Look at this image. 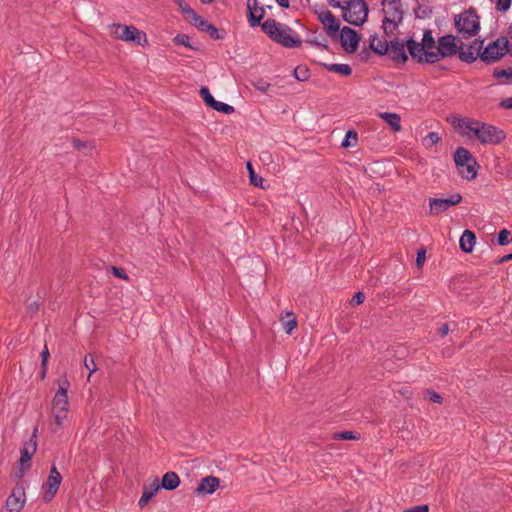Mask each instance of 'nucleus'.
Masks as SVG:
<instances>
[{
  "mask_svg": "<svg viewBox=\"0 0 512 512\" xmlns=\"http://www.w3.org/2000/svg\"><path fill=\"white\" fill-rule=\"evenodd\" d=\"M280 321L287 334H291L297 327V320L294 314L290 311H286L285 314L281 316Z\"/></svg>",
  "mask_w": 512,
  "mask_h": 512,
  "instance_id": "nucleus-29",
  "label": "nucleus"
},
{
  "mask_svg": "<svg viewBox=\"0 0 512 512\" xmlns=\"http://www.w3.org/2000/svg\"><path fill=\"white\" fill-rule=\"evenodd\" d=\"M74 147L79 150L82 147H84V144L82 142L78 141V140H75L74 141Z\"/></svg>",
  "mask_w": 512,
  "mask_h": 512,
  "instance_id": "nucleus-60",
  "label": "nucleus"
},
{
  "mask_svg": "<svg viewBox=\"0 0 512 512\" xmlns=\"http://www.w3.org/2000/svg\"><path fill=\"white\" fill-rule=\"evenodd\" d=\"M247 10L249 24L252 27L258 26L265 14L263 7L259 6L257 0H248Z\"/></svg>",
  "mask_w": 512,
  "mask_h": 512,
  "instance_id": "nucleus-19",
  "label": "nucleus"
},
{
  "mask_svg": "<svg viewBox=\"0 0 512 512\" xmlns=\"http://www.w3.org/2000/svg\"><path fill=\"white\" fill-rule=\"evenodd\" d=\"M359 437L351 431L335 432L331 435L332 440H357Z\"/></svg>",
  "mask_w": 512,
  "mask_h": 512,
  "instance_id": "nucleus-36",
  "label": "nucleus"
},
{
  "mask_svg": "<svg viewBox=\"0 0 512 512\" xmlns=\"http://www.w3.org/2000/svg\"><path fill=\"white\" fill-rule=\"evenodd\" d=\"M294 76L299 81H306L309 78V71L305 66H298L294 69Z\"/></svg>",
  "mask_w": 512,
  "mask_h": 512,
  "instance_id": "nucleus-39",
  "label": "nucleus"
},
{
  "mask_svg": "<svg viewBox=\"0 0 512 512\" xmlns=\"http://www.w3.org/2000/svg\"><path fill=\"white\" fill-rule=\"evenodd\" d=\"M341 20L330 10L322 11V30L327 38L334 43L342 33Z\"/></svg>",
  "mask_w": 512,
  "mask_h": 512,
  "instance_id": "nucleus-10",
  "label": "nucleus"
},
{
  "mask_svg": "<svg viewBox=\"0 0 512 512\" xmlns=\"http://www.w3.org/2000/svg\"><path fill=\"white\" fill-rule=\"evenodd\" d=\"M174 43L177 45H183L185 47L194 49V47L190 44V38L186 34H178L173 39Z\"/></svg>",
  "mask_w": 512,
  "mask_h": 512,
  "instance_id": "nucleus-41",
  "label": "nucleus"
},
{
  "mask_svg": "<svg viewBox=\"0 0 512 512\" xmlns=\"http://www.w3.org/2000/svg\"><path fill=\"white\" fill-rule=\"evenodd\" d=\"M247 169L249 171L250 183L255 187L264 188L263 183L265 182V180L255 173L250 162H247Z\"/></svg>",
  "mask_w": 512,
  "mask_h": 512,
  "instance_id": "nucleus-31",
  "label": "nucleus"
},
{
  "mask_svg": "<svg viewBox=\"0 0 512 512\" xmlns=\"http://www.w3.org/2000/svg\"><path fill=\"white\" fill-rule=\"evenodd\" d=\"M159 489L160 485L157 478H155L149 485L144 484L143 493L138 502L139 506L141 508L145 507L149 500L156 495Z\"/></svg>",
  "mask_w": 512,
  "mask_h": 512,
  "instance_id": "nucleus-21",
  "label": "nucleus"
},
{
  "mask_svg": "<svg viewBox=\"0 0 512 512\" xmlns=\"http://www.w3.org/2000/svg\"><path fill=\"white\" fill-rule=\"evenodd\" d=\"M379 117L391 127L394 132H399L402 129L401 117L397 113L392 112H381Z\"/></svg>",
  "mask_w": 512,
  "mask_h": 512,
  "instance_id": "nucleus-23",
  "label": "nucleus"
},
{
  "mask_svg": "<svg viewBox=\"0 0 512 512\" xmlns=\"http://www.w3.org/2000/svg\"><path fill=\"white\" fill-rule=\"evenodd\" d=\"M406 45L410 56L418 63L433 64L437 62L428 59L429 53L437 52V44L430 29L424 31L421 42L409 39L406 41Z\"/></svg>",
  "mask_w": 512,
  "mask_h": 512,
  "instance_id": "nucleus-2",
  "label": "nucleus"
},
{
  "mask_svg": "<svg viewBox=\"0 0 512 512\" xmlns=\"http://www.w3.org/2000/svg\"><path fill=\"white\" fill-rule=\"evenodd\" d=\"M389 51L386 54L395 62L405 63L408 59V55L406 53L407 45L403 41L399 39L391 40L388 43Z\"/></svg>",
  "mask_w": 512,
  "mask_h": 512,
  "instance_id": "nucleus-18",
  "label": "nucleus"
},
{
  "mask_svg": "<svg viewBox=\"0 0 512 512\" xmlns=\"http://www.w3.org/2000/svg\"><path fill=\"white\" fill-rule=\"evenodd\" d=\"M510 232L507 229H502L497 237V242L500 246H504L510 243Z\"/></svg>",
  "mask_w": 512,
  "mask_h": 512,
  "instance_id": "nucleus-42",
  "label": "nucleus"
},
{
  "mask_svg": "<svg viewBox=\"0 0 512 512\" xmlns=\"http://www.w3.org/2000/svg\"><path fill=\"white\" fill-rule=\"evenodd\" d=\"M462 201L459 193H454L448 198H431L429 200L430 214L437 215L448 210L451 206H455Z\"/></svg>",
  "mask_w": 512,
  "mask_h": 512,
  "instance_id": "nucleus-14",
  "label": "nucleus"
},
{
  "mask_svg": "<svg viewBox=\"0 0 512 512\" xmlns=\"http://www.w3.org/2000/svg\"><path fill=\"white\" fill-rule=\"evenodd\" d=\"M344 21L354 26H362L368 17V5L365 0H348L341 8Z\"/></svg>",
  "mask_w": 512,
  "mask_h": 512,
  "instance_id": "nucleus-7",
  "label": "nucleus"
},
{
  "mask_svg": "<svg viewBox=\"0 0 512 512\" xmlns=\"http://www.w3.org/2000/svg\"><path fill=\"white\" fill-rule=\"evenodd\" d=\"M41 373L40 377L41 379H44L46 377L47 369H48V359L50 356L49 349L47 345L45 344L44 349L41 352Z\"/></svg>",
  "mask_w": 512,
  "mask_h": 512,
  "instance_id": "nucleus-33",
  "label": "nucleus"
},
{
  "mask_svg": "<svg viewBox=\"0 0 512 512\" xmlns=\"http://www.w3.org/2000/svg\"><path fill=\"white\" fill-rule=\"evenodd\" d=\"M483 40L474 39L472 43L466 45L460 41L459 59L466 63L474 62L482 53Z\"/></svg>",
  "mask_w": 512,
  "mask_h": 512,
  "instance_id": "nucleus-13",
  "label": "nucleus"
},
{
  "mask_svg": "<svg viewBox=\"0 0 512 512\" xmlns=\"http://www.w3.org/2000/svg\"><path fill=\"white\" fill-rule=\"evenodd\" d=\"M449 333V326L447 323H444L439 329V335L441 337H445Z\"/></svg>",
  "mask_w": 512,
  "mask_h": 512,
  "instance_id": "nucleus-55",
  "label": "nucleus"
},
{
  "mask_svg": "<svg viewBox=\"0 0 512 512\" xmlns=\"http://www.w3.org/2000/svg\"><path fill=\"white\" fill-rule=\"evenodd\" d=\"M254 86H255V88H256L257 90H260V91H262V92H266V91L268 90V88H269L270 84H269V83H267V82H265V81H263V80H260V81H258L257 83H255V85H254Z\"/></svg>",
  "mask_w": 512,
  "mask_h": 512,
  "instance_id": "nucleus-51",
  "label": "nucleus"
},
{
  "mask_svg": "<svg viewBox=\"0 0 512 512\" xmlns=\"http://www.w3.org/2000/svg\"><path fill=\"white\" fill-rule=\"evenodd\" d=\"M173 2L178 5L186 21H188L195 13V11L187 3H185L184 0H173Z\"/></svg>",
  "mask_w": 512,
  "mask_h": 512,
  "instance_id": "nucleus-35",
  "label": "nucleus"
},
{
  "mask_svg": "<svg viewBox=\"0 0 512 512\" xmlns=\"http://www.w3.org/2000/svg\"><path fill=\"white\" fill-rule=\"evenodd\" d=\"M220 485V480L215 476H206L200 480L195 489L197 494H212Z\"/></svg>",
  "mask_w": 512,
  "mask_h": 512,
  "instance_id": "nucleus-20",
  "label": "nucleus"
},
{
  "mask_svg": "<svg viewBox=\"0 0 512 512\" xmlns=\"http://www.w3.org/2000/svg\"><path fill=\"white\" fill-rule=\"evenodd\" d=\"M37 427L34 429L33 434L21 449L20 466L21 470L30 468V461L37 450Z\"/></svg>",
  "mask_w": 512,
  "mask_h": 512,
  "instance_id": "nucleus-17",
  "label": "nucleus"
},
{
  "mask_svg": "<svg viewBox=\"0 0 512 512\" xmlns=\"http://www.w3.org/2000/svg\"><path fill=\"white\" fill-rule=\"evenodd\" d=\"M276 2L282 8H288L289 7V1L288 0H276Z\"/></svg>",
  "mask_w": 512,
  "mask_h": 512,
  "instance_id": "nucleus-57",
  "label": "nucleus"
},
{
  "mask_svg": "<svg viewBox=\"0 0 512 512\" xmlns=\"http://www.w3.org/2000/svg\"><path fill=\"white\" fill-rule=\"evenodd\" d=\"M261 27L274 42L286 48H298L302 44L301 37L293 29L274 19H267Z\"/></svg>",
  "mask_w": 512,
  "mask_h": 512,
  "instance_id": "nucleus-1",
  "label": "nucleus"
},
{
  "mask_svg": "<svg viewBox=\"0 0 512 512\" xmlns=\"http://www.w3.org/2000/svg\"><path fill=\"white\" fill-rule=\"evenodd\" d=\"M510 54H511V56H512V46L510 47Z\"/></svg>",
  "mask_w": 512,
  "mask_h": 512,
  "instance_id": "nucleus-64",
  "label": "nucleus"
},
{
  "mask_svg": "<svg viewBox=\"0 0 512 512\" xmlns=\"http://www.w3.org/2000/svg\"><path fill=\"white\" fill-rule=\"evenodd\" d=\"M112 273L114 276H116L117 278H120V279H128V276L124 273L123 269L121 268H118L116 266H111L110 267Z\"/></svg>",
  "mask_w": 512,
  "mask_h": 512,
  "instance_id": "nucleus-47",
  "label": "nucleus"
},
{
  "mask_svg": "<svg viewBox=\"0 0 512 512\" xmlns=\"http://www.w3.org/2000/svg\"><path fill=\"white\" fill-rule=\"evenodd\" d=\"M387 40H381L376 35L370 37V48L379 55H386L389 51Z\"/></svg>",
  "mask_w": 512,
  "mask_h": 512,
  "instance_id": "nucleus-28",
  "label": "nucleus"
},
{
  "mask_svg": "<svg viewBox=\"0 0 512 512\" xmlns=\"http://www.w3.org/2000/svg\"><path fill=\"white\" fill-rule=\"evenodd\" d=\"M206 33L209 34V36L212 39H215V40H218V39L222 38V36L218 32V29L214 25H212V24L210 25V27L208 28Z\"/></svg>",
  "mask_w": 512,
  "mask_h": 512,
  "instance_id": "nucleus-46",
  "label": "nucleus"
},
{
  "mask_svg": "<svg viewBox=\"0 0 512 512\" xmlns=\"http://www.w3.org/2000/svg\"><path fill=\"white\" fill-rule=\"evenodd\" d=\"M69 382L64 380L56 391L52 401V415L55 420V426L51 428L52 432H57L63 426L69 411L68 391Z\"/></svg>",
  "mask_w": 512,
  "mask_h": 512,
  "instance_id": "nucleus-5",
  "label": "nucleus"
},
{
  "mask_svg": "<svg viewBox=\"0 0 512 512\" xmlns=\"http://www.w3.org/2000/svg\"><path fill=\"white\" fill-rule=\"evenodd\" d=\"M371 52L368 48H363L359 54L358 57L362 62L367 61L370 58Z\"/></svg>",
  "mask_w": 512,
  "mask_h": 512,
  "instance_id": "nucleus-49",
  "label": "nucleus"
},
{
  "mask_svg": "<svg viewBox=\"0 0 512 512\" xmlns=\"http://www.w3.org/2000/svg\"><path fill=\"white\" fill-rule=\"evenodd\" d=\"M321 47L327 49V45L324 43L321 44Z\"/></svg>",
  "mask_w": 512,
  "mask_h": 512,
  "instance_id": "nucleus-63",
  "label": "nucleus"
},
{
  "mask_svg": "<svg viewBox=\"0 0 512 512\" xmlns=\"http://www.w3.org/2000/svg\"><path fill=\"white\" fill-rule=\"evenodd\" d=\"M180 485V478L177 473L170 471L163 475L160 487L165 490H174Z\"/></svg>",
  "mask_w": 512,
  "mask_h": 512,
  "instance_id": "nucleus-25",
  "label": "nucleus"
},
{
  "mask_svg": "<svg viewBox=\"0 0 512 512\" xmlns=\"http://www.w3.org/2000/svg\"><path fill=\"white\" fill-rule=\"evenodd\" d=\"M441 140V137L437 132H429L422 140L423 145L426 148H431L437 145Z\"/></svg>",
  "mask_w": 512,
  "mask_h": 512,
  "instance_id": "nucleus-34",
  "label": "nucleus"
},
{
  "mask_svg": "<svg viewBox=\"0 0 512 512\" xmlns=\"http://www.w3.org/2000/svg\"><path fill=\"white\" fill-rule=\"evenodd\" d=\"M111 31L116 38L123 41H132L137 44H141L142 38L146 41L145 34L132 25L113 24Z\"/></svg>",
  "mask_w": 512,
  "mask_h": 512,
  "instance_id": "nucleus-12",
  "label": "nucleus"
},
{
  "mask_svg": "<svg viewBox=\"0 0 512 512\" xmlns=\"http://www.w3.org/2000/svg\"><path fill=\"white\" fill-rule=\"evenodd\" d=\"M500 107H502L504 109H512V97L503 99L500 102Z\"/></svg>",
  "mask_w": 512,
  "mask_h": 512,
  "instance_id": "nucleus-54",
  "label": "nucleus"
},
{
  "mask_svg": "<svg viewBox=\"0 0 512 512\" xmlns=\"http://www.w3.org/2000/svg\"><path fill=\"white\" fill-rule=\"evenodd\" d=\"M357 141H358L357 132L353 131V130H349V131H347L344 139L342 140L341 145L344 148L353 147L357 144Z\"/></svg>",
  "mask_w": 512,
  "mask_h": 512,
  "instance_id": "nucleus-32",
  "label": "nucleus"
},
{
  "mask_svg": "<svg viewBox=\"0 0 512 512\" xmlns=\"http://www.w3.org/2000/svg\"><path fill=\"white\" fill-rule=\"evenodd\" d=\"M329 5L334 8H341L348 0H327Z\"/></svg>",
  "mask_w": 512,
  "mask_h": 512,
  "instance_id": "nucleus-52",
  "label": "nucleus"
},
{
  "mask_svg": "<svg viewBox=\"0 0 512 512\" xmlns=\"http://www.w3.org/2000/svg\"><path fill=\"white\" fill-rule=\"evenodd\" d=\"M465 127L468 131L472 132L482 144L497 145L506 137L502 129L477 120L466 122Z\"/></svg>",
  "mask_w": 512,
  "mask_h": 512,
  "instance_id": "nucleus-3",
  "label": "nucleus"
},
{
  "mask_svg": "<svg viewBox=\"0 0 512 512\" xmlns=\"http://www.w3.org/2000/svg\"><path fill=\"white\" fill-rule=\"evenodd\" d=\"M62 482V476L57 470L55 466H52L50 470V474L44 487L46 488L45 493L43 495V500L48 503L50 502L56 495L59 486Z\"/></svg>",
  "mask_w": 512,
  "mask_h": 512,
  "instance_id": "nucleus-16",
  "label": "nucleus"
},
{
  "mask_svg": "<svg viewBox=\"0 0 512 512\" xmlns=\"http://www.w3.org/2000/svg\"><path fill=\"white\" fill-rule=\"evenodd\" d=\"M322 68L327 71L339 74L343 77H348L352 73V69L348 64H326L322 63Z\"/></svg>",
  "mask_w": 512,
  "mask_h": 512,
  "instance_id": "nucleus-27",
  "label": "nucleus"
},
{
  "mask_svg": "<svg viewBox=\"0 0 512 512\" xmlns=\"http://www.w3.org/2000/svg\"><path fill=\"white\" fill-rule=\"evenodd\" d=\"M200 95H201L202 99L204 100L205 104L207 106H209L210 108H213V106L215 105L217 100L214 99V97L211 95V93L207 87H202L200 89Z\"/></svg>",
  "mask_w": 512,
  "mask_h": 512,
  "instance_id": "nucleus-37",
  "label": "nucleus"
},
{
  "mask_svg": "<svg viewBox=\"0 0 512 512\" xmlns=\"http://www.w3.org/2000/svg\"><path fill=\"white\" fill-rule=\"evenodd\" d=\"M364 299L365 295L362 292H357L352 298V303L355 305H360L364 302Z\"/></svg>",
  "mask_w": 512,
  "mask_h": 512,
  "instance_id": "nucleus-50",
  "label": "nucleus"
},
{
  "mask_svg": "<svg viewBox=\"0 0 512 512\" xmlns=\"http://www.w3.org/2000/svg\"><path fill=\"white\" fill-rule=\"evenodd\" d=\"M203 4H210L212 3L214 0H200Z\"/></svg>",
  "mask_w": 512,
  "mask_h": 512,
  "instance_id": "nucleus-62",
  "label": "nucleus"
},
{
  "mask_svg": "<svg viewBox=\"0 0 512 512\" xmlns=\"http://www.w3.org/2000/svg\"><path fill=\"white\" fill-rule=\"evenodd\" d=\"M454 26L462 38L476 36L480 30V19L476 9L469 8L454 17Z\"/></svg>",
  "mask_w": 512,
  "mask_h": 512,
  "instance_id": "nucleus-6",
  "label": "nucleus"
},
{
  "mask_svg": "<svg viewBox=\"0 0 512 512\" xmlns=\"http://www.w3.org/2000/svg\"><path fill=\"white\" fill-rule=\"evenodd\" d=\"M425 261V250L421 249L417 253L416 263L418 266H421Z\"/></svg>",
  "mask_w": 512,
  "mask_h": 512,
  "instance_id": "nucleus-53",
  "label": "nucleus"
},
{
  "mask_svg": "<svg viewBox=\"0 0 512 512\" xmlns=\"http://www.w3.org/2000/svg\"><path fill=\"white\" fill-rule=\"evenodd\" d=\"M454 162L456 167H463V165L471 164L476 161L470 151L464 147H458L454 152Z\"/></svg>",
  "mask_w": 512,
  "mask_h": 512,
  "instance_id": "nucleus-22",
  "label": "nucleus"
},
{
  "mask_svg": "<svg viewBox=\"0 0 512 512\" xmlns=\"http://www.w3.org/2000/svg\"><path fill=\"white\" fill-rule=\"evenodd\" d=\"M460 40L452 34H447L438 38L437 52L429 53L428 59L431 61H440L447 57L459 56Z\"/></svg>",
  "mask_w": 512,
  "mask_h": 512,
  "instance_id": "nucleus-8",
  "label": "nucleus"
},
{
  "mask_svg": "<svg viewBox=\"0 0 512 512\" xmlns=\"http://www.w3.org/2000/svg\"><path fill=\"white\" fill-rule=\"evenodd\" d=\"M382 29L385 35H393L403 21L404 10L400 0H383Z\"/></svg>",
  "mask_w": 512,
  "mask_h": 512,
  "instance_id": "nucleus-4",
  "label": "nucleus"
},
{
  "mask_svg": "<svg viewBox=\"0 0 512 512\" xmlns=\"http://www.w3.org/2000/svg\"><path fill=\"white\" fill-rule=\"evenodd\" d=\"M512 0H497L496 8L500 12H506L511 6Z\"/></svg>",
  "mask_w": 512,
  "mask_h": 512,
  "instance_id": "nucleus-45",
  "label": "nucleus"
},
{
  "mask_svg": "<svg viewBox=\"0 0 512 512\" xmlns=\"http://www.w3.org/2000/svg\"><path fill=\"white\" fill-rule=\"evenodd\" d=\"M476 242V236L471 230H465L460 237L459 245L463 252L471 253Z\"/></svg>",
  "mask_w": 512,
  "mask_h": 512,
  "instance_id": "nucleus-24",
  "label": "nucleus"
},
{
  "mask_svg": "<svg viewBox=\"0 0 512 512\" xmlns=\"http://www.w3.org/2000/svg\"><path fill=\"white\" fill-rule=\"evenodd\" d=\"M402 512H429V507L428 505H418L405 509Z\"/></svg>",
  "mask_w": 512,
  "mask_h": 512,
  "instance_id": "nucleus-48",
  "label": "nucleus"
},
{
  "mask_svg": "<svg viewBox=\"0 0 512 512\" xmlns=\"http://www.w3.org/2000/svg\"><path fill=\"white\" fill-rule=\"evenodd\" d=\"M509 260H512V253L511 254H507V255H504L500 260H499V263H504V262H507Z\"/></svg>",
  "mask_w": 512,
  "mask_h": 512,
  "instance_id": "nucleus-58",
  "label": "nucleus"
},
{
  "mask_svg": "<svg viewBox=\"0 0 512 512\" xmlns=\"http://www.w3.org/2000/svg\"><path fill=\"white\" fill-rule=\"evenodd\" d=\"M399 393L403 394V395H404V396H406L407 398H409V397H410V394H411V392L409 391L408 387H406V388H402V389L399 391Z\"/></svg>",
  "mask_w": 512,
  "mask_h": 512,
  "instance_id": "nucleus-59",
  "label": "nucleus"
},
{
  "mask_svg": "<svg viewBox=\"0 0 512 512\" xmlns=\"http://www.w3.org/2000/svg\"><path fill=\"white\" fill-rule=\"evenodd\" d=\"M425 396H426L430 401H432V402H434V403L441 404V403H442V401H443L442 396H441L439 393H437V392H435V391H433V390H426V391H425Z\"/></svg>",
  "mask_w": 512,
  "mask_h": 512,
  "instance_id": "nucleus-43",
  "label": "nucleus"
},
{
  "mask_svg": "<svg viewBox=\"0 0 512 512\" xmlns=\"http://www.w3.org/2000/svg\"><path fill=\"white\" fill-rule=\"evenodd\" d=\"M187 22L192 24L193 26H195L198 30H200L202 32H206L211 25V23H209L207 20L203 19L196 12L191 16V18Z\"/></svg>",
  "mask_w": 512,
  "mask_h": 512,
  "instance_id": "nucleus-30",
  "label": "nucleus"
},
{
  "mask_svg": "<svg viewBox=\"0 0 512 512\" xmlns=\"http://www.w3.org/2000/svg\"><path fill=\"white\" fill-rule=\"evenodd\" d=\"M508 35L511 39V46H512V23L509 25V28H508Z\"/></svg>",
  "mask_w": 512,
  "mask_h": 512,
  "instance_id": "nucleus-61",
  "label": "nucleus"
},
{
  "mask_svg": "<svg viewBox=\"0 0 512 512\" xmlns=\"http://www.w3.org/2000/svg\"><path fill=\"white\" fill-rule=\"evenodd\" d=\"M479 165L477 161L471 164L463 165V167H457L459 174L463 179L473 180L477 177Z\"/></svg>",
  "mask_w": 512,
  "mask_h": 512,
  "instance_id": "nucleus-26",
  "label": "nucleus"
},
{
  "mask_svg": "<svg viewBox=\"0 0 512 512\" xmlns=\"http://www.w3.org/2000/svg\"><path fill=\"white\" fill-rule=\"evenodd\" d=\"M508 51L510 52L509 40L506 36H501L484 48L480 59L487 64L495 63Z\"/></svg>",
  "mask_w": 512,
  "mask_h": 512,
  "instance_id": "nucleus-9",
  "label": "nucleus"
},
{
  "mask_svg": "<svg viewBox=\"0 0 512 512\" xmlns=\"http://www.w3.org/2000/svg\"><path fill=\"white\" fill-rule=\"evenodd\" d=\"M84 365H85L86 369L89 370L88 381H90L91 375L94 372H96V370H97V366H96L94 357L92 355L85 356Z\"/></svg>",
  "mask_w": 512,
  "mask_h": 512,
  "instance_id": "nucleus-38",
  "label": "nucleus"
},
{
  "mask_svg": "<svg viewBox=\"0 0 512 512\" xmlns=\"http://www.w3.org/2000/svg\"><path fill=\"white\" fill-rule=\"evenodd\" d=\"M361 37L359 33L350 28L349 26L342 27V33L339 34L337 40L334 43H339L341 48L346 53H354L359 47Z\"/></svg>",
  "mask_w": 512,
  "mask_h": 512,
  "instance_id": "nucleus-11",
  "label": "nucleus"
},
{
  "mask_svg": "<svg viewBox=\"0 0 512 512\" xmlns=\"http://www.w3.org/2000/svg\"><path fill=\"white\" fill-rule=\"evenodd\" d=\"M493 76L495 78H508V79H511L512 78V69L509 68V69H496L494 70V73H493Z\"/></svg>",
  "mask_w": 512,
  "mask_h": 512,
  "instance_id": "nucleus-44",
  "label": "nucleus"
},
{
  "mask_svg": "<svg viewBox=\"0 0 512 512\" xmlns=\"http://www.w3.org/2000/svg\"><path fill=\"white\" fill-rule=\"evenodd\" d=\"M37 310H38V304L36 302H34L28 306V311L30 313H35Z\"/></svg>",
  "mask_w": 512,
  "mask_h": 512,
  "instance_id": "nucleus-56",
  "label": "nucleus"
},
{
  "mask_svg": "<svg viewBox=\"0 0 512 512\" xmlns=\"http://www.w3.org/2000/svg\"><path fill=\"white\" fill-rule=\"evenodd\" d=\"M25 504V488L24 485L18 483L11 495L8 496L5 503L7 512H20Z\"/></svg>",
  "mask_w": 512,
  "mask_h": 512,
  "instance_id": "nucleus-15",
  "label": "nucleus"
},
{
  "mask_svg": "<svg viewBox=\"0 0 512 512\" xmlns=\"http://www.w3.org/2000/svg\"><path fill=\"white\" fill-rule=\"evenodd\" d=\"M214 110L218 111V112H222L224 114H231L234 112V107L231 106V105H228L226 103H223V102H220V101H216L215 105L213 106Z\"/></svg>",
  "mask_w": 512,
  "mask_h": 512,
  "instance_id": "nucleus-40",
  "label": "nucleus"
}]
</instances>
